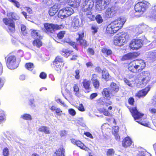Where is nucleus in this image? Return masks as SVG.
Wrapping results in <instances>:
<instances>
[{
	"mask_svg": "<svg viewBox=\"0 0 156 156\" xmlns=\"http://www.w3.org/2000/svg\"><path fill=\"white\" fill-rule=\"evenodd\" d=\"M126 20L123 18H119L111 22L108 25L106 28L107 33L113 34L121 29L126 21Z\"/></svg>",
	"mask_w": 156,
	"mask_h": 156,
	"instance_id": "f257e3e1",
	"label": "nucleus"
},
{
	"mask_svg": "<svg viewBox=\"0 0 156 156\" xmlns=\"http://www.w3.org/2000/svg\"><path fill=\"white\" fill-rule=\"evenodd\" d=\"M7 16L9 18H5L3 19V21L5 25H8V31L9 33H13L15 31V23L13 21L10 20L12 19L15 20L19 19V17L14 13L11 12L7 14Z\"/></svg>",
	"mask_w": 156,
	"mask_h": 156,
	"instance_id": "f03ea898",
	"label": "nucleus"
},
{
	"mask_svg": "<svg viewBox=\"0 0 156 156\" xmlns=\"http://www.w3.org/2000/svg\"><path fill=\"white\" fill-rule=\"evenodd\" d=\"M129 38V35L126 32L122 33L120 35H117L114 37V44L117 46H121L127 42Z\"/></svg>",
	"mask_w": 156,
	"mask_h": 156,
	"instance_id": "7ed1b4c3",
	"label": "nucleus"
},
{
	"mask_svg": "<svg viewBox=\"0 0 156 156\" xmlns=\"http://www.w3.org/2000/svg\"><path fill=\"white\" fill-rule=\"evenodd\" d=\"M44 32L49 35L54 33L55 30L61 29L62 27L61 25L48 23L44 24Z\"/></svg>",
	"mask_w": 156,
	"mask_h": 156,
	"instance_id": "20e7f679",
	"label": "nucleus"
},
{
	"mask_svg": "<svg viewBox=\"0 0 156 156\" xmlns=\"http://www.w3.org/2000/svg\"><path fill=\"white\" fill-rule=\"evenodd\" d=\"M150 73L148 71H144L137 76L140 82V84L142 86H145L150 80Z\"/></svg>",
	"mask_w": 156,
	"mask_h": 156,
	"instance_id": "39448f33",
	"label": "nucleus"
},
{
	"mask_svg": "<svg viewBox=\"0 0 156 156\" xmlns=\"http://www.w3.org/2000/svg\"><path fill=\"white\" fill-rule=\"evenodd\" d=\"M149 3L147 2H139L136 4L134 7L136 12H139L142 14L148 7Z\"/></svg>",
	"mask_w": 156,
	"mask_h": 156,
	"instance_id": "423d86ee",
	"label": "nucleus"
},
{
	"mask_svg": "<svg viewBox=\"0 0 156 156\" xmlns=\"http://www.w3.org/2000/svg\"><path fill=\"white\" fill-rule=\"evenodd\" d=\"M73 12L74 10L71 8L67 7L60 10L58 13V16L59 18L63 19L70 16Z\"/></svg>",
	"mask_w": 156,
	"mask_h": 156,
	"instance_id": "0eeeda50",
	"label": "nucleus"
},
{
	"mask_svg": "<svg viewBox=\"0 0 156 156\" xmlns=\"http://www.w3.org/2000/svg\"><path fill=\"white\" fill-rule=\"evenodd\" d=\"M94 2L90 0H82V1L81 7L83 10L84 12L88 11L89 14L91 13L90 11L94 5Z\"/></svg>",
	"mask_w": 156,
	"mask_h": 156,
	"instance_id": "6e6552de",
	"label": "nucleus"
},
{
	"mask_svg": "<svg viewBox=\"0 0 156 156\" xmlns=\"http://www.w3.org/2000/svg\"><path fill=\"white\" fill-rule=\"evenodd\" d=\"M6 62L8 67L10 69H15L17 67V65H16V58L14 55H8Z\"/></svg>",
	"mask_w": 156,
	"mask_h": 156,
	"instance_id": "1a4fd4ad",
	"label": "nucleus"
},
{
	"mask_svg": "<svg viewBox=\"0 0 156 156\" xmlns=\"http://www.w3.org/2000/svg\"><path fill=\"white\" fill-rule=\"evenodd\" d=\"M109 0H98L96 2L95 9L97 11L104 10L109 4Z\"/></svg>",
	"mask_w": 156,
	"mask_h": 156,
	"instance_id": "9d476101",
	"label": "nucleus"
},
{
	"mask_svg": "<svg viewBox=\"0 0 156 156\" xmlns=\"http://www.w3.org/2000/svg\"><path fill=\"white\" fill-rule=\"evenodd\" d=\"M31 35L36 40L34 41L33 42V44L34 46L37 47H40L42 45V43L40 40L39 39V38H41L42 37L39 33V31L38 30H33L31 32Z\"/></svg>",
	"mask_w": 156,
	"mask_h": 156,
	"instance_id": "9b49d317",
	"label": "nucleus"
},
{
	"mask_svg": "<svg viewBox=\"0 0 156 156\" xmlns=\"http://www.w3.org/2000/svg\"><path fill=\"white\" fill-rule=\"evenodd\" d=\"M72 26L74 31H77L81 25L80 19L78 16H73L72 17Z\"/></svg>",
	"mask_w": 156,
	"mask_h": 156,
	"instance_id": "f8f14e48",
	"label": "nucleus"
},
{
	"mask_svg": "<svg viewBox=\"0 0 156 156\" xmlns=\"http://www.w3.org/2000/svg\"><path fill=\"white\" fill-rule=\"evenodd\" d=\"M143 45V41L141 39H134L130 43L129 47L133 50H137Z\"/></svg>",
	"mask_w": 156,
	"mask_h": 156,
	"instance_id": "ddd939ff",
	"label": "nucleus"
},
{
	"mask_svg": "<svg viewBox=\"0 0 156 156\" xmlns=\"http://www.w3.org/2000/svg\"><path fill=\"white\" fill-rule=\"evenodd\" d=\"M117 7H112L108 8L105 12V17L108 18L112 17L117 12Z\"/></svg>",
	"mask_w": 156,
	"mask_h": 156,
	"instance_id": "4468645a",
	"label": "nucleus"
},
{
	"mask_svg": "<svg viewBox=\"0 0 156 156\" xmlns=\"http://www.w3.org/2000/svg\"><path fill=\"white\" fill-rule=\"evenodd\" d=\"M78 35L79 38L76 39L77 43L83 46L84 48L87 47L89 45L87 41L86 40L82 39V38L84 36V33L80 32L78 33Z\"/></svg>",
	"mask_w": 156,
	"mask_h": 156,
	"instance_id": "2eb2a0df",
	"label": "nucleus"
},
{
	"mask_svg": "<svg viewBox=\"0 0 156 156\" xmlns=\"http://www.w3.org/2000/svg\"><path fill=\"white\" fill-rule=\"evenodd\" d=\"M110 90L111 94L115 96L119 90V87L116 83H111L110 86Z\"/></svg>",
	"mask_w": 156,
	"mask_h": 156,
	"instance_id": "dca6fc26",
	"label": "nucleus"
},
{
	"mask_svg": "<svg viewBox=\"0 0 156 156\" xmlns=\"http://www.w3.org/2000/svg\"><path fill=\"white\" fill-rule=\"evenodd\" d=\"M130 111L135 120L141 118L144 115L140 113L136 107L132 108Z\"/></svg>",
	"mask_w": 156,
	"mask_h": 156,
	"instance_id": "f3484780",
	"label": "nucleus"
},
{
	"mask_svg": "<svg viewBox=\"0 0 156 156\" xmlns=\"http://www.w3.org/2000/svg\"><path fill=\"white\" fill-rule=\"evenodd\" d=\"M128 69L129 71L134 73H136L140 71L134 61L130 62L129 64Z\"/></svg>",
	"mask_w": 156,
	"mask_h": 156,
	"instance_id": "a211bd4d",
	"label": "nucleus"
},
{
	"mask_svg": "<svg viewBox=\"0 0 156 156\" xmlns=\"http://www.w3.org/2000/svg\"><path fill=\"white\" fill-rule=\"evenodd\" d=\"M149 89H150L148 87H147L145 89L140 90L136 94V96L139 98L143 97L147 94Z\"/></svg>",
	"mask_w": 156,
	"mask_h": 156,
	"instance_id": "6ab92c4d",
	"label": "nucleus"
},
{
	"mask_svg": "<svg viewBox=\"0 0 156 156\" xmlns=\"http://www.w3.org/2000/svg\"><path fill=\"white\" fill-rule=\"evenodd\" d=\"M132 143V141L129 137L124 139L122 141V146L125 148L129 146Z\"/></svg>",
	"mask_w": 156,
	"mask_h": 156,
	"instance_id": "aec40b11",
	"label": "nucleus"
},
{
	"mask_svg": "<svg viewBox=\"0 0 156 156\" xmlns=\"http://www.w3.org/2000/svg\"><path fill=\"white\" fill-rule=\"evenodd\" d=\"M134 61L140 71L145 68V64L143 61L136 60Z\"/></svg>",
	"mask_w": 156,
	"mask_h": 156,
	"instance_id": "412c9836",
	"label": "nucleus"
},
{
	"mask_svg": "<svg viewBox=\"0 0 156 156\" xmlns=\"http://www.w3.org/2000/svg\"><path fill=\"white\" fill-rule=\"evenodd\" d=\"M148 58L152 62L156 60V49L148 52Z\"/></svg>",
	"mask_w": 156,
	"mask_h": 156,
	"instance_id": "4be33fe9",
	"label": "nucleus"
},
{
	"mask_svg": "<svg viewBox=\"0 0 156 156\" xmlns=\"http://www.w3.org/2000/svg\"><path fill=\"white\" fill-rule=\"evenodd\" d=\"M58 10V6L56 5H54L49 10L48 13L51 16H53L57 13Z\"/></svg>",
	"mask_w": 156,
	"mask_h": 156,
	"instance_id": "5701e85b",
	"label": "nucleus"
},
{
	"mask_svg": "<svg viewBox=\"0 0 156 156\" xmlns=\"http://www.w3.org/2000/svg\"><path fill=\"white\" fill-rule=\"evenodd\" d=\"M83 87L85 89V92L87 93L89 92L90 90V82L86 80H85L83 82Z\"/></svg>",
	"mask_w": 156,
	"mask_h": 156,
	"instance_id": "b1692460",
	"label": "nucleus"
},
{
	"mask_svg": "<svg viewBox=\"0 0 156 156\" xmlns=\"http://www.w3.org/2000/svg\"><path fill=\"white\" fill-rule=\"evenodd\" d=\"M80 0H69V3L70 6L73 7H77L79 6Z\"/></svg>",
	"mask_w": 156,
	"mask_h": 156,
	"instance_id": "393cba45",
	"label": "nucleus"
},
{
	"mask_svg": "<svg viewBox=\"0 0 156 156\" xmlns=\"http://www.w3.org/2000/svg\"><path fill=\"white\" fill-rule=\"evenodd\" d=\"M65 150L63 148H60L57 150L53 155V156H65Z\"/></svg>",
	"mask_w": 156,
	"mask_h": 156,
	"instance_id": "a878e982",
	"label": "nucleus"
},
{
	"mask_svg": "<svg viewBox=\"0 0 156 156\" xmlns=\"http://www.w3.org/2000/svg\"><path fill=\"white\" fill-rule=\"evenodd\" d=\"M150 17L156 20V5L152 7Z\"/></svg>",
	"mask_w": 156,
	"mask_h": 156,
	"instance_id": "bb28decb",
	"label": "nucleus"
},
{
	"mask_svg": "<svg viewBox=\"0 0 156 156\" xmlns=\"http://www.w3.org/2000/svg\"><path fill=\"white\" fill-rule=\"evenodd\" d=\"M54 68L57 71H59V72H60V71L64 66L63 64H61L59 63H57L55 62H54Z\"/></svg>",
	"mask_w": 156,
	"mask_h": 156,
	"instance_id": "cd10ccee",
	"label": "nucleus"
},
{
	"mask_svg": "<svg viewBox=\"0 0 156 156\" xmlns=\"http://www.w3.org/2000/svg\"><path fill=\"white\" fill-rule=\"evenodd\" d=\"M102 94L103 96L107 98L108 99H109L110 98L109 97L110 94H111L110 91H109L107 88H105L103 89Z\"/></svg>",
	"mask_w": 156,
	"mask_h": 156,
	"instance_id": "c85d7f7f",
	"label": "nucleus"
},
{
	"mask_svg": "<svg viewBox=\"0 0 156 156\" xmlns=\"http://www.w3.org/2000/svg\"><path fill=\"white\" fill-rule=\"evenodd\" d=\"M38 130L40 132H43L46 134L50 133L49 128L46 126H42Z\"/></svg>",
	"mask_w": 156,
	"mask_h": 156,
	"instance_id": "c756f323",
	"label": "nucleus"
},
{
	"mask_svg": "<svg viewBox=\"0 0 156 156\" xmlns=\"http://www.w3.org/2000/svg\"><path fill=\"white\" fill-rule=\"evenodd\" d=\"M72 52V51H69L67 49H63L62 50L61 53L62 55L67 58L70 55V54Z\"/></svg>",
	"mask_w": 156,
	"mask_h": 156,
	"instance_id": "7c9ffc66",
	"label": "nucleus"
},
{
	"mask_svg": "<svg viewBox=\"0 0 156 156\" xmlns=\"http://www.w3.org/2000/svg\"><path fill=\"white\" fill-rule=\"evenodd\" d=\"M133 55L134 54L133 53H128L123 56L122 59L123 60H127L131 59L133 57Z\"/></svg>",
	"mask_w": 156,
	"mask_h": 156,
	"instance_id": "2f4dec72",
	"label": "nucleus"
},
{
	"mask_svg": "<svg viewBox=\"0 0 156 156\" xmlns=\"http://www.w3.org/2000/svg\"><path fill=\"white\" fill-rule=\"evenodd\" d=\"M136 156H151L150 154L146 152V151H138V153L137 154Z\"/></svg>",
	"mask_w": 156,
	"mask_h": 156,
	"instance_id": "473e14b6",
	"label": "nucleus"
},
{
	"mask_svg": "<svg viewBox=\"0 0 156 156\" xmlns=\"http://www.w3.org/2000/svg\"><path fill=\"white\" fill-rule=\"evenodd\" d=\"M5 120V115L4 111L0 110V124Z\"/></svg>",
	"mask_w": 156,
	"mask_h": 156,
	"instance_id": "72a5a7b5",
	"label": "nucleus"
},
{
	"mask_svg": "<svg viewBox=\"0 0 156 156\" xmlns=\"http://www.w3.org/2000/svg\"><path fill=\"white\" fill-rule=\"evenodd\" d=\"M102 73V78L106 79L109 78V75L108 72L106 70H103Z\"/></svg>",
	"mask_w": 156,
	"mask_h": 156,
	"instance_id": "f704fd0d",
	"label": "nucleus"
},
{
	"mask_svg": "<svg viewBox=\"0 0 156 156\" xmlns=\"http://www.w3.org/2000/svg\"><path fill=\"white\" fill-rule=\"evenodd\" d=\"M54 62H56L57 63H59L61 64L64 65L63 59L59 56H57Z\"/></svg>",
	"mask_w": 156,
	"mask_h": 156,
	"instance_id": "c9c22d12",
	"label": "nucleus"
},
{
	"mask_svg": "<svg viewBox=\"0 0 156 156\" xmlns=\"http://www.w3.org/2000/svg\"><path fill=\"white\" fill-rule=\"evenodd\" d=\"M21 118L25 120H31V115L29 114H24L21 115Z\"/></svg>",
	"mask_w": 156,
	"mask_h": 156,
	"instance_id": "e433bc0d",
	"label": "nucleus"
},
{
	"mask_svg": "<svg viewBox=\"0 0 156 156\" xmlns=\"http://www.w3.org/2000/svg\"><path fill=\"white\" fill-rule=\"evenodd\" d=\"M25 66L27 69L30 70H32L34 68L33 64L31 63H26Z\"/></svg>",
	"mask_w": 156,
	"mask_h": 156,
	"instance_id": "4c0bfd02",
	"label": "nucleus"
},
{
	"mask_svg": "<svg viewBox=\"0 0 156 156\" xmlns=\"http://www.w3.org/2000/svg\"><path fill=\"white\" fill-rule=\"evenodd\" d=\"M91 29L92 30V32L93 34L97 33L98 29V27L96 25H93L91 27Z\"/></svg>",
	"mask_w": 156,
	"mask_h": 156,
	"instance_id": "58836bf2",
	"label": "nucleus"
},
{
	"mask_svg": "<svg viewBox=\"0 0 156 156\" xmlns=\"http://www.w3.org/2000/svg\"><path fill=\"white\" fill-rule=\"evenodd\" d=\"M21 30L22 32V33L24 36H25L27 34V30L26 27L24 25H21Z\"/></svg>",
	"mask_w": 156,
	"mask_h": 156,
	"instance_id": "ea45409f",
	"label": "nucleus"
},
{
	"mask_svg": "<svg viewBox=\"0 0 156 156\" xmlns=\"http://www.w3.org/2000/svg\"><path fill=\"white\" fill-rule=\"evenodd\" d=\"M96 20L98 23H101L103 22L102 17L100 15H98L96 17Z\"/></svg>",
	"mask_w": 156,
	"mask_h": 156,
	"instance_id": "a19ab883",
	"label": "nucleus"
},
{
	"mask_svg": "<svg viewBox=\"0 0 156 156\" xmlns=\"http://www.w3.org/2000/svg\"><path fill=\"white\" fill-rule=\"evenodd\" d=\"M65 34V31H61L58 34L57 37L59 39H62L63 37Z\"/></svg>",
	"mask_w": 156,
	"mask_h": 156,
	"instance_id": "79ce46f5",
	"label": "nucleus"
},
{
	"mask_svg": "<svg viewBox=\"0 0 156 156\" xmlns=\"http://www.w3.org/2000/svg\"><path fill=\"white\" fill-rule=\"evenodd\" d=\"M147 27V26L145 24H142L140 25H139L138 26V28H139L140 30H141V31L140 32H139V33L141 34L143 32V30H144L145 29L146 27Z\"/></svg>",
	"mask_w": 156,
	"mask_h": 156,
	"instance_id": "37998d69",
	"label": "nucleus"
},
{
	"mask_svg": "<svg viewBox=\"0 0 156 156\" xmlns=\"http://www.w3.org/2000/svg\"><path fill=\"white\" fill-rule=\"evenodd\" d=\"M119 130V127L118 126H115L113 127L112 133L113 134H115L118 133Z\"/></svg>",
	"mask_w": 156,
	"mask_h": 156,
	"instance_id": "c03bdc74",
	"label": "nucleus"
},
{
	"mask_svg": "<svg viewBox=\"0 0 156 156\" xmlns=\"http://www.w3.org/2000/svg\"><path fill=\"white\" fill-rule=\"evenodd\" d=\"M92 82L93 86L95 88H98L99 87L100 83L99 82L98 80L94 81Z\"/></svg>",
	"mask_w": 156,
	"mask_h": 156,
	"instance_id": "a18cd8bd",
	"label": "nucleus"
},
{
	"mask_svg": "<svg viewBox=\"0 0 156 156\" xmlns=\"http://www.w3.org/2000/svg\"><path fill=\"white\" fill-rule=\"evenodd\" d=\"M3 153L4 156H8L9 154L8 149L7 147L5 148L3 150Z\"/></svg>",
	"mask_w": 156,
	"mask_h": 156,
	"instance_id": "49530a36",
	"label": "nucleus"
},
{
	"mask_svg": "<svg viewBox=\"0 0 156 156\" xmlns=\"http://www.w3.org/2000/svg\"><path fill=\"white\" fill-rule=\"evenodd\" d=\"M10 1L14 3V5L17 8H19L20 6V3L16 0H9Z\"/></svg>",
	"mask_w": 156,
	"mask_h": 156,
	"instance_id": "de8ad7c7",
	"label": "nucleus"
},
{
	"mask_svg": "<svg viewBox=\"0 0 156 156\" xmlns=\"http://www.w3.org/2000/svg\"><path fill=\"white\" fill-rule=\"evenodd\" d=\"M151 104L152 106H156V94L154 96L153 98L152 99Z\"/></svg>",
	"mask_w": 156,
	"mask_h": 156,
	"instance_id": "09e8293b",
	"label": "nucleus"
},
{
	"mask_svg": "<svg viewBox=\"0 0 156 156\" xmlns=\"http://www.w3.org/2000/svg\"><path fill=\"white\" fill-rule=\"evenodd\" d=\"M76 144L78 147L82 149L84 145L81 141H76Z\"/></svg>",
	"mask_w": 156,
	"mask_h": 156,
	"instance_id": "8fccbe9b",
	"label": "nucleus"
},
{
	"mask_svg": "<svg viewBox=\"0 0 156 156\" xmlns=\"http://www.w3.org/2000/svg\"><path fill=\"white\" fill-rule=\"evenodd\" d=\"M69 113L72 116H74L76 114V112L73 109H69L68 110Z\"/></svg>",
	"mask_w": 156,
	"mask_h": 156,
	"instance_id": "3c124183",
	"label": "nucleus"
},
{
	"mask_svg": "<svg viewBox=\"0 0 156 156\" xmlns=\"http://www.w3.org/2000/svg\"><path fill=\"white\" fill-rule=\"evenodd\" d=\"M75 78L77 79H79L80 77L79 75L80 71L78 69H77L75 70Z\"/></svg>",
	"mask_w": 156,
	"mask_h": 156,
	"instance_id": "603ef678",
	"label": "nucleus"
},
{
	"mask_svg": "<svg viewBox=\"0 0 156 156\" xmlns=\"http://www.w3.org/2000/svg\"><path fill=\"white\" fill-rule=\"evenodd\" d=\"M114 153V150L112 149H110L107 151V154L108 156L112 155Z\"/></svg>",
	"mask_w": 156,
	"mask_h": 156,
	"instance_id": "864d4df0",
	"label": "nucleus"
},
{
	"mask_svg": "<svg viewBox=\"0 0 156 156\" xmlns=\"http://www.w3.org/2000/svg\"><path fill=\"white\" fill-rule=\"evenodd\" d=\"M55 112L58 115L61 116L62 114L61 113L62 112V111L60 108H57L55 110Z\"/></svg>",
	"mask_w": 156,
	"mask_h": 156,
	"instance_id": "5fc2aeb1",
	"label": "nucleus"
},
{
	"mask_svg": "<svg viewBox=\"0 0 156 156\" xmlns=\"http://www.w3.org/2000/svg\"><path fill=\"white\" fill-rule=\"evenodd\" d=\"M74 92H76L75 94L76 95L78 94L79 91V89L78 87L76 84L74 86Z\"/></svg>",
	"mask_w": 156,
	"mask_h": 156,
	"instance_id": "6e6d98bb",
	"label": "nucleus"
},
{
	"mask_svg": "<svg viewBox=\"0 0 156 156\" xmlns=\"http://www.w3.org/2000/svg\"><path fill=\"white\" fill-rule=\"evenodd\" d=\"M87 51L89 54L90 55H93L94 54V51L92 48H88L87 50Z\"/></svg>",
	"mask_w": 156,
	"mask_h": 156,
	"instance_id": "4d7b16f0",
	"label": "nucleus"
},
{
	"mask_svg": "<svg viewBox=\"0 0 156 156\" xmlns=\"http://www.w3.org/2000/svg\"><path fill=\"white\" fill-rule=\"evenodd\" d=\"M98 80V77L97 75L95 74H94L92 75V77L91 78V81L92 82L95 81V80Z\"/></svg>",
	"mask_w": 156,
	"mask_h": 156,
	"instance_id": "13d9d810",
	"label": "nucleus"
},
{
	"mask_svg": "<svg viewBox=\"0 0 156 156\" xmlns=\"http://www.w3.org/2000/svg\"><path fill=\"white\" fill-rule=\"evenodd\" d=\"M47 76L46 74L44 72H42L40 75V77L41 78L44 79H45Z\"/></svg>",
	"mask_w": 156,
	"mask_h": 156,
	"instance_id": "bf43d9fd",
	"label": "nucleus"
},
{
	"mask_svg": "<svg viewBox=\"0 0 156 156\" xmlns=\"http://www.w3.org/2000/svg\"><path fill=\"white\" fill-rule=\"evenodd\" d=\"M78 108V110L81 111H85L84 107L82 104H80Z\"/></svg>",
	"mask_w": 156,
	"mask_h": 156,
	"instance_id": "052dcab7",
	"label": "nucleus"
},
{
	"mask_svg": "<svg viewBox=\"0 0 156 156\" xmlns=\"http://www.w3.org/2000/svg\"><path fill=\"white\" fill-rule=\"evenodd\" d=\"M98 95V94L97 93H93L91 94L90 96V99L91 100H92L96 97Z\"/></svg>",
	"mask_w": 156,
	"mask_h": 156,
	"instance_id": "680f3d73",
	"label": "nucleus"
},
{
	"mask_svg": "<svg viewBox=\"0 0 156 156\" xmlns=\"http://www.w3.org/2000/svg\"><path fill=\"white\" fill-rule=\"evenodd\" d=\"M34 99H32L30 100V102H29V105L32 107V108H34L35 107V106L34 104Z\"/></svg>",
	"mask_w": 156,
	"mask_h": 156,
	"instance_id": "e2e57ef3",
	"label": "nucleus"
},
{
	"mask_svg": "<svg viewBox=\"0 0 156 156\" xmlns=\"http://www.w3.org/2000/svg\"><path fill=\"white\" fill-rule=\"evenodd\" d=\"M128 101L130 104L133 105L134 102V99L133 98H130L128 100Z\"/></svg>",
	"mask_w": 156,
	"mask_h": 156,
	"instance_id": "0e129e2a",
	"label": "nucleus"
},
{
	"mask_svg": "<svg viewBox=\"0 0 156 156\" xmlns=\"http://www.w3.org/2000/svg\"><path fill=\"white\" fill-rule=\"evenodd\" d=\"M55 100L58 103H59L60 104L63 105L64 106V103L62 102V101L60 99L57 98H55Z\"/></svg>",
	"mask_w": 156,
	"mask_h": 156,
	"instance_id": "69168bd1",
	"label": "nucleus"
},
{
	"mask_svg": "<svg viewBox=\"0 0 156 156\" xmlns=\"http://www.w3.org/2000/svg\"><path fill=\"white\" fill-rule=\"evenodd\" d=\"M84 134L87 137H90L91 139L93 138V136L92 134L89 132H86L84 133Z\"/></svg>",
	"mask_w": 156,
	"mask_h": 156,
	"instance_id": "338daca9",
	"label": "nucleus"
},
{
	"mask_svg": "<svg viewBox=\"0 0 156 156\" xmlns=\"http://www.w3.org/2000/svg\"><path fill=\"white\" fill-rule=\"evenodd\" d=\"M124 81L129 86H131L132 85V84L131 83L126 79H124Z\"/></svg>",
	"mask_w": 156,
	"mask_h": 156,
	"instance_id": "774afa93",
	"label": "nucleus"
}]
</instances>
